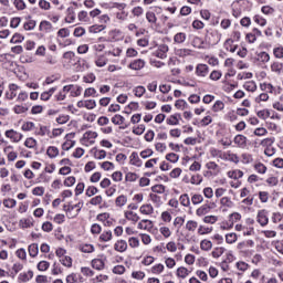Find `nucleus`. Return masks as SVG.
I'll use <instances>...</instances> for the list:
<instances>
[{"instance_id": "obj_1", "label": "nucleus", "mask_w": 283, "mask_h": 283, "mask_svg": "<svg viewBox=\"0 0 283 283\" xmlns=\"http://www.w3.org/2000/svg\"><path fill=\"white\" fill-rule=\"evenodd\" d=\"M4 135L7 136V138H10L11 140H13V143H19L21 142V139L23 138V134L18 133L14 129H9L4 133Z\"/></svg>"}, {"instance_id": "obj_2", "label": "nucleus", "mask_w": 283, "mask_h": 283, "mask_svg": "<svg viewBox=\"0 0 283 283\" xmlns=\"http://www.w3.org/2000/svg\"><path fill=\"white\" fill-rule=\"evenodd\" d=\"M258 222L261 227H266L269 224V212L266 210H260L258 212Z\"/></svg>"}, {"instance_id": "obj_3", "label": "nucleus", "mask_w": 283, "mask_h": 283, "mask_svg": "<svg viewBox=\"0 0 283 283\" xmlns=\"http://www.w3.org/2000/svg\"><path fill=\"white\" fill-rule=\"evenodd\" d=\"M247 136L237 135L233 139V143L239 147V149H247Z\"/></svg>"}, {"instance_id": "obj_4", "label": "nucleus", "mask_w": 283, "mask_h": 283, "mask_svg": "<svg viewBox=\"0 0 283 283\" xmlns=\"http://www.w3.org/2000/svg\"><path fill=\"white\" fill-rule=\"evenodd\" d=\"M17 90H19V86L17 84H10L9 92L6 93V98H8L9 101L17 98Z\"/></svg>"}, {"instance_id": "obj_5", "label": "nucleus", "mask_w": 283, "mask_h": 283, "mask_svg": "<svg viewBox=\"0 0 283 283\" xmlns=\"http://www.w3.org/2000/svg\"><path fill=\"white\" fill-rule=\"evenodd\" d=\"M34 277V272L32 270H29L28 273L23 272L20 273L18 276V281L19 282H30V280H32Z\"/></svg>"}, {"instance_id": "obj_6", "label": "nucleus", "mask_w": 283, "mask_h": 283, "mask_svg": "<svg viewBox=\"0 0 283 283\" xmlns=\"http://www.w3.org/2000/svg\"><path fill=\"white\" fill-rule=\"evenodd\" d=\"M196 74L197 76H207V74H209V66L207 64H198Z\"/></svg>"}, {"instance_id": "obj_7", "label": "nucleus", "mask_w": 283, "mask_h": 283, "mask_svg": "<svg viewBox=\"0 0 283 283\" xmlns=\"http://www.w3.org/2000/svg\"><path fill=\"white\" fill-rule=\"evenodd\" d=\"M128 67L135 71L143 70V67H145V60L143 59L135 60L128 65Z\"/></svg>"}, {"instance_id": "obj_8", "label": "nucleus", "mask_w": 283, "mask_h": 283, "mask_svg": "<svg viewBox=\"0 0 283 283\" xmlns=\"http://www.w3.org/2000/svg\"><path fill=\"white\" fill-rule=\"evenodd\" d=\"M74 209H77V213L81 212V209H83V202H78L76 205H64L63 206V211H65L66 213H70L72 211H74Z\"/></svg>"}, {"instance_id": "obj_9", "label": "nucleus", "mask_w": 283, "mask_h": 283, "mask_svg": "<svg viewBox=\"0 0 283 283\" xmlns=\"http://www.w3.org/2000/svg\"><path fill=\"white\" fill-rule=\"evenodd\" d=\"M114 249H115V251H118V253H125V251H127V241L118 240L114 244Z\"/></svg>"}, {"instance_id": "obj_10", "label": "nucleus", "mask_w": 283, "mask_h": 283, "mask_svg": "<svg viewBox=\"0 0 283 283\" xmlns=\"http://www.w3.org/2000/svg\"><path fill=\"white\" fill-rule=\"evenodd\" d=\"M130 165H134L135 167H143V160H140V157H138V153H132Z\"/></svg>"}, {"instance_id": "obj_11", "label": "nucleus", "mask_w": 283, "mask_h": 283, "mask_svg": "<svg viewBox=\"0 0 283 283\" xmlns=\"http://www.w3.org/2000/svg\"><path fill=\"white\" fill-rule=\"evenodd\" d=\"M93 269H96V271H103L105 269V261L102 259H94L92 261Z\"/></svg>"}, {"instance_id": "obj_12", "label": "nucleus", "mask_w": 283, "mask_h": 283, "mask_svg": "<svg viewBox=\"0 0 283 283\" xmlns=\"http://www.w3.org/2000/svg\"><path fill=\"white\" fill-rule=\"evenodd\" d=\"M140 213H144V216H151V213H154V207L149 203L147 205H143L139 208Z\"/></svg>"}, {"instance_id": "obj_13", "label": "nucleus", "mask_w": 283, "mask_h": 283, "mask_svg": "<svg viewBox=\"0 0 283 283\" xmlns=\"http://www.w3.org/2000/svg\"><path fill=\"white\" fill-rule=\"evenodd\" d=\"M211 211V207L209 205H203L200 208L197 209L196 214L197 216H207Z\"/></svg>"}, {"instance_id": "obj_14", "label": "nucleus", "mask_w": 283, "mask_h": 283, "mask_svg": "<svg viewBox=\"0 0 283 283\" xmlns=\"http://www.w3.org/2000/svg\"><path fill=\"white\" fill-rule=\"evenodd\" d=\"M125 218L126 220H130L132 222H138L140 220V217L134 211H126Z\"/></svg>"}, {"instance_id": "obj_15", "label": "nucleus", "mask_w": 283, "mask_h": 283, "mask_svg": "<svg viewBox=\"0 0 283 283\" xmlns=\"http://www.w3.org/2000/svg\"><path fill=\"white\" fill-rule=\"evenodd\" d=\"M29 255L31 258H36V255H39V244L32 243L29 245Z\"/></svg>"}, {"instance_id": "obj_16", "label": "nucleus", "mask_w": 283, "mask_h": 283, "mask_svg": "<svg viewBox=\"0 0 283 283\" xmlns=\"http://www.w3.org/2000/svg\"><path fill=\"white\" fill-rule=\"evenodd\" d=\"M39 30H40V32H43V31L44 32H50V30H52V23L50 21L43 20L40 23Z\"/></svg>"}, {"instance_id": "obj_17", "label": "nucleus", "mask_w": 283, "mask_h": 283, "mask_svg": "<svg viewBox=\"0 0 283 283\" xmlns=\"http://www.w3.org/2000/svg\"><path fill=\"white\" fill-rule=\"evenodd\" d=\"M105 28L106 27L103 24H95L88 28V32H91V34H98V32H103Z\"/></svg>"}, {"instance_id": "obj_18", "label": "nucleus", "mask_w": 283, "mask_h": 283, "mask_svg": "<svg viewBox=\"0 0 283 283\" xmlns=\"http://www.w3.org/2000/svg\"><path fill=\"white\" fill-rule=\"evenodd\" d=\"M189 275V270L185 266H180L177 269V277H181L185 280Z\"/></svg>"}, {"instance_id": "obj_19", "label": "nucleus", "mask_w": 283, "mask_h": 283, "mask_svg": "<svg viewBox=\"0 0 283 283\" xmlns=\"http://www.w3.org/2000/svg\"><path fill=\"white\" fill-rule=\"evenodd\" d=\"M116 207H125L127 205V196L120 195L115 199Z\"/></svg>"}, {"instance_id": "obj_20", "label": "nucleus", "mask_w": 283, "mask_h": 283, "mask_svg": "<svg viewBox=\"0 0 283 283\" xmlns=\"http://www.w3.org/2000/svg\"><path fill=\"white\" fill-rule=\"evenodd\" d=\"M113 238L112 231L107 230L104 231L101 235H99V240L101 242H109Z\"/></svg>"}, {"instance_id": "obj_21", "label": "nucleus", "mask_w": 283, "mask_h": 283, "mask_svg": "<svg viewBox=\"0 0 283 283\" xmlns=\"http://www.w3.org/2000/svg\"><path fill=\"white\" fill-rule=\"evenodd\" d=\"M92 151H94V158L97 160H103L107 156L105 150H97L96 148H93Z\"/></svg>"}, {"instance_id": "obj_22", "label": "nucleus", "mask_w": 283, "mask_h": 283, "mask_svg": "<svg viewBox=\"0 0 283 283\" xmlns=\"http://www.w3.org/2000/svg\"><path fill=\"white\" fill-rule=\"evenodd\" d=\"M175 43H185L187 41V33L179 32L174 36Z\"/></svg>"}, {"instance_id": "obj_23", "label": "nucleus", "mask_w": 283, "mask_h": 283, "mask_svg": "<svg viewBox=\"0 0 283 283\" xmlns=\"http://www.w3.org/2000/svg\"><path fill=\"white\" fill-rule=\"evenodd\" d=\"M200 247L202 251H211L213 243H211L210 240L205 239L201 241Z\"/></svg>"}, {"instance_id": "obj_24", "label": "nucleus", "mask_w": 283, "mask_h": 283, "mask_svg": "<svg viewBox=\"0 0 283 283\" xmlns=\"http://www.w3.org/2000/svg\"><path fill=\"white\" fill-rule=\"evenodd\" d=\"M271 70H272V72H275V74H282V72H283V64L280 63V62H274L271 65Z\"/></svg>"}, {"instance_id": "obj_25", "label": "nucleus", "mask_w": 283, "mask_h": 283, "mask_svg": "<svg viewBox=\"0 0 283 283\" xmlns=\"http://www.w3.org/2000/svg\"><path fill=\"white\" fill-rule=\"evenodd\" d=\"M46 155L49 158H56V156H59V148L50 146L46 150Z\"/></svg>"}, {"instance_id": "obj_26", "label": "nucleus", "mask_w": 283, "mask_h": 283, "mask_svg": "<svg viewBox=\"0 0 283 283\" xmlns=\"http://www.w3.org/2000/svg\"><path fill=\"white\" fill-rule=\"evenodd\" d=\"M176 54H177V56L185 59V56H191V50L190 49H178L176 51Z\"/></svg>"}, {"instance_id": "obj_27", "label": "nucleus", "mask_w": 283, "mask_h": 283, "mask_svg": "<svg viewBox=\"0 0 283 283\" xmlns=\"http://www.w3.org/2000/svg\"><path fill=\"white\" fill-rule=\"evenodd\" d=\"M228 176H229V178L239 180V178H242V176H244V172H242V170H233V171H229Z\"/></svg>"}, {"instance_id": "obj_28", "label": "nucleus", "mask_w": 283, "mask_h": 283, "mask_svg": "<svg viewBox=\"0 0 283 283\" xmlns=\"http://www.w3.org/2000/svg\"><path fill=\"white\" fill-rule=\"evenodd\" d=\"M179 200L182 207H189L191 205V200L189 199V195L187 193L181 195Z\"/></svg>"}, {"instance_id": "obj_29", "label": "nucleus", "mask_w": 283, "mask_h": 283, "mask_svg": "<svg viewBox=\"0 0 283 283\" xmlns=\"http://www.w3.org/2000/svg\"><path fill=\"white\" fill-rule=\"evenodd\" d=\"M226 242L228 244H233V243L238 242V234H235L233 232L226 234Z\"/></svg>"}, {"instance_id": "obj_30", "label": "nucleus", "mask_w": 283, "mask_h": 283, "mask_svg": "<svg viewBox=\"0 0 283 283\" xmlns=\"http://www.w3.org/2000/svg\"><path fill=\"white\" fill-rule=\"evenodd\" d=\"M107 61L108 60L105 57V55H99L95 61V64L97 67H105V65H107Z\"/></svg>"}, {"instance_id": "obj_31", "label": "nucleus", "mask_w": 283, "mask_h": 283, "mask_svg": "<svg viewBox=\"0 0 283 283\" xmlns=\"http://www.w3.org/2000/svg\"><path fill=\"white\" fill-rule=\"evenodd\" d=\"M253 21H254V23H258V25H261V28H264V25H266V19H264L260 14L254 15Z\"/></svg>"}, {"instance_id": "obj_32", "label": "nucleus", "mask_w": 283, "mask_h": 283, "mask_svg": "<svg viewBox=\"0 0 283 283\" xmlns=\"http://www.w3.org/2000/svg\"><path fill=\"white\" fill-rule=\"evenodd\" d=\"M125 123V117L123 115H115L112 117V124L113 125H123Z\"/></svg>"}, {"instance_id": "obj_33", "label": "nucleus", "mask_w": 283, "mask_h": 283, "mask_svg": "<svg viewBox=\"0 0 283 283\" xmlns=\"http://www.w3.org/2000/svg\"><path fill=\"white\" fill-rule=\"evenodd\" d=\"M256 116L262 120H266L271 116V112L269 109H262L256 113Z\"/></svg>"}, {"instance_id": "obj_34", "label": "nucleus", "mask_w": 283, "mask_h": 283, "mask_svg": "<svg viewBox=\"0 0 283 283\" xmlns=\"http://www.w3.org/2000/svg\"><path fill=\"white\" fill-rule=\"evenodd\" d=\"M163 271H165V265L163 264H156L151 268V273H154L155 275H160V273H163Z\"/></svg>"}, {"instance_id": "obj_35", "label": "nucleus", "mask_w": 283, "mask_h": 283, "mask_svg": "<svg viewBox=\"0 0 283 283\" xmlns=\"http://www.w3.org/2000/svg\"><path fill=\"white\" fill-rule=\"evenodd\" d=\"M166 160L176 164L178 160H180V156L176 155L175 153H170L166 155Z\"/></svg>"}, {"instance_id": "obj_36", "label": "nucleus", "mask_w": 283, "mask_h": 283, "mask_svg": "<svg viewBox=\"0 0 283 283\" xmlns=\"http://www.w3.org/2000/svg\"><path fill=\"white\" fill-rule=\"evenodd\" d=\"M19 224L22 229H30V227H33L32 220L30 219H21Z\"/></svg>"}, {"instance_id": "obj_37", "label": "nucleus", "mask_w": 283, "mask_h": 283, "mask_svg": "<svg viewBox=\"0 0 283 283\" xmlns=\"http://www.w3.org/2000/svg\"><path fill=\"white\" fill-rule=\"evenodd\" d=\"M259 61H261V63H269L271 61V55H269V53L266 52H261L259 53Z\"/></svg>"}, {"instance_id": "obj_38", "label": "nucleus", "mask_w": 283, "mask_h": 283, "mask_svg": "<svg viewBox=\"0 0 283 283\" xmlns=\"http://www.w3.org/2000/svg\"><path fill=\"white\" fill-rule=\"evenodd\" d=\"M195 48H198L199 50H202L205 48V40H202L200 36H196L192 41Z\"/></svg>"}, {"instance_id": "obj_39", "label": "nucleus", "mask_w": 283, "mask_h": 283, "mask_svg": "<svg viewBox=\"0 0 283 283\" xmlns=\"http://www.w3.org/2000/svg\"><path fill=\"white\" fill-rule=\"evenodd\" d=\"M128 244L132 249H136L140 245V241L136 237H132L128 239Z\"/></svg>"}, {"instance_id": "obj_40", "label": "nucleus", "mask_w": 283, "mask_h": 283, "mask_svg": "<svg viewBox=\"0 0 283 283\" xmlns=\"http://www.w3.org/2000/svg\"><path fill=\"white\" fill-rule=\"evenodd\" d=\"M24 145L29 148V149H34V147H36V139L29 137L25 139Z\"/></svg>"}, {"instance_id": "obj_41", "label": "nucleus", "mask_w": 283, "mask_h": 283, "mask_svg": "<svg viewBox=\"0 0 283 283\" xmlns=\"http://www.w3.org/2000/svg\"><path fill=\"white\" fill-rule=\"evenodd\" d=\"M186 229L187 231H196V229H198V223L193 220H189L186 223Z\"/></svg>"}, {"instance_id": "obj_42", "label": "nucleus", "mask_w": 283, "mask_h": 283, "mask_svg": "<svg viewBox=\"0 0 283 283\" xmlns=\"http://www.w3.org/2000/svg\"><path fill=\"white\" fill-rule=\"evenodd\" d=\"M243 87L248 92H255V90H258V85L255 84V82H248L243 85Z\"/></svg>"}, {"instance_id": "obj_43", "label": "nucleus", "mask_w": 283, "mask_h": 283, "mask_svg": "<svg viewBox=\"0 0 283 283\" xmlns=\"http://www.w3.org/2000/svg\"><path fill=\"white\" fill-rule=\"evenodd\" d=\"M166 187L164 185H155L151 187L153 193H165Z\"/></svg>"}, {"instance_id": "obj_44", "label": "nucleus", "mask_w": 283, "mask_h": 283, "mask_svg": "<svg viewBox=\"0 0 283 283\" xmlns=\"http://www.w3.org/2000/svg\"><path fill=\"white\" fill-rule=\"evenodd\" d=\"M23 28L27 31L34 30L36 28V22L34 20H29L28 22L24 23Z\"/></svg>"}, {"instance_id": "obj_45", "label": "nucleus", "mask_w": 283, "mask_h": 283, "mask_svg": "<svg viewBox=\"0 0 283 283\" xmlns=\"http://www.w3.org/2000/svg\"><path fill=\"white\" fill-rule=\"evenodd\" d=\"M50 269V262L48 261H40L38 263V271H48Z\"/></svg>"}, {"instance_id": "obj_46", "label": "nucleus", "mask_w": 283, "mask_h": 283, "mask_svg": "<svg viewBox=\"0 0 283 283\" xmlns=\"http://www.w3.org/2000/svg\"><path fill=\"white\" fill-rule=\"evenodd\" d=\"M213 112H222L224 109V102L217 101L212 106Z\"/></svg>"}, {"instance_id": "obj_47", "label": "nucleus", "mask_w": 283, "mask_h": 283, "mask_svg": "<svg viewBox=\"0 0 283 283\" xmlns=\"http://www.w3.org/2000/svg\"><path fill=\"white\" fill-rule=\"evenodd\" d=\"M88 96H93V97H96L98 95H96V88L94 87H88L84 91V97L85 98H88Z\"/></svg>"}, {"instance_id": "obj_48", "label": "nucleus", "mask_w": 283, "mask_h": 283, "mask_svg": "<svg viewBox=\"0 0 283 283\" xmlns=\"http://www.w3.org/2000/svg\"><path fill=\"white\" fill-rule=\"evenodd\" d=\"M220 202H221L222 207H228V208L233 207V201H231V198H229V197H222Z\"/></svg>"}, {"instance_id": "obj_49", "label": "nucleus", "mask_w": 283, "mask_h": 283, "mask_svg": "<svg viewBox=\"0 0 283 283\" xmlns=\"http://www.w3.org/2000/svg\"><path fill=\"white\" fill-rule=\"evenodd\" d=\"M197 277H199V280H201V282H207V280H209V275H207V272L202 271V270H198L196 272Z\"/></svg>"}, {"instance_id": "obj_50", "label": "nucleus", "mask_w": 283, "mask_h": 283, "mask_svg": "<svg viewBox=\"0 0 283 283\" xmlns=\"http://www.w3.org/2000/svg\"><path fill=\"white\" fill-rule=\"evenodd\" d=\"M82 253H94V245L92 244H83L81 245Z\"/></svg>"}, {"instance_id": "obj_51", "label": "nucleus", "mask_w": 283, "mask_h": 283, "mask_svg": "<svg viewBox=\"0 0 283 283\" xmlns=\"http://www.w3.org/2000/svg\"><path fill=\"white\" fill-rule=\"evenodd\" d=\"M98 192V188L94 187V186H90L87 189H86V196L88 198H92V196H96V193Z\"/></svg>"}, {"instance_id": "obj_52", "label": "nucleus", "mask_w": 283, "mask_h": 283, "mask_svg": "<svg viewBox=\"0 0 283 283\" xmlns=\"http://www.w3.org/2000/svg\"><path fill=\"white\" fill-rule=\"evenodd\" d=\"M146 19L148 21V23H156V21H158V18H156V13L148 11L146 13Z\"/></svg>"}, {"instance_id": "obj_53", "label": "nucleus", "mask_w": 283, "mask_h": 283, "mask_svg": "<svg viewBox=\"0 0 283 283\" xmlns=\"http://www.w3.org/2000/svg\"><path fill=\"white\" fill-rule=\"evenodd\" d=\"M217 220H218L217 216H207L203 218V222L206 224H216Z\"/></svg>"}, {"instance_id": "obj_54", "label": "nucleus", "mask_w": 283, "mask_h": 283, "mask_svg": "<svg viewBox=\"0 0 283 283\" xmlns=\"http://www.w3.org/2000/svg\"><path fill=\"white\" fill-rule=\"evenodd\" d=\"M254 169L258 174H266V166L262 163L255 164Z\"/></svg>"}, {"instance_id": "obj_55", "label": "nucleus", "mask_w": 283, "mask_h": 283, "mask_svg": "<svg viewBox=\"0 0 283 283\" xmlns=\"http://www.w3.org/2000/svg\"><path fill=\"white\" fill-rule=\"evenodd\" d=\"M135 96H137L138 98H140L145 92H147V90L145 88V86H137L135 90Z\"/></svg>"}, {"instance_id": "obj_56", "label": "nucleus", "mask_w": 283, "mask_h": 283, "mask_svg": "<svg viewBox=\"0 0 283 283\" xmlns=\"http://www.w3.org/2000/svg\"><path fill=\"white\" fill-rule=\"evenodd\" d=\"M205 200V197L202 195H193L191 198L192 205H200Z\"/></svg>"}, {"instance_id": "obj_57", "label": "nucleus", "mask_w": 283, "mask_h": 283, "mask_svg": "<svg viewBox=\"0 0 283 283\" xmlns=\"http://www.w3.org/2000/svg\"><path fill=\"white\" fill-rule=\"evenodd\" d=\"M57 36H61V39H66V36H70V29L63 28L57 31Z\"/></svg>"}, {"instance_id": "obj_58", "label": "nucleus", "mask_w": 283, "mask_h": 283, "mask_svg": "<svg viewBox=\"0 0 283 283\" xmlns=\"http://www.w3.org/2000/svg\"><path fill=\"white\" fill-rule=\"evenodd\" d=\"M159 233L164 235V238H170L171 237V230L168 227H161L159 229Z\"/></svg>"}, {"instance_id": "obj_59", "label": "nucleus", "mask_w": 283, "mask_h": 283, "mask_svg": "<svg viewBox=\"0 0 283 283\" xmlns=\"http://www.w3.org/2000/svg\"><path fill=\"white\" fill-rule=\"evenodd\" d=\"M182 224H185V218L184 217H177L174 220V227H177L178 230H180V227H182Z\"/></svg>"}, {"instance_id": "obj_60", "label": "nucleus", "mask_w": 283, "mask_h": 283, "mask_svg": "<svg viewBox=\"0 0 283 283\" xmlns=\"http://www.w3.org/2000/svg\"><path fill=\"white\" fill-rule=\"evenodd\" d=\"M32 129H34L33 122H27L22 125V132H32Z\"/></svg>"}, {"instance_id": "obj_61", "label": "nucleus", "mask_w": 283, "mask_h": 283, "mask_svg": "<svg viewBox=\"0 0 283 283\" xmlns=\"http://www.w3.org/2000/svg\"><path fill=\"white\" fill-rule=\"evenodd\" d=\"M60 262L63 266H67V269L72 268V259L70 256H64Z\"/></svg>"}, {"instance_id": "obj_62", "label": "nucleus", "mask_w": 283, "mask_h": 283, "mask_svg": "<svg viewBox=\"0 0 283 283\" xmlns=\"http://www.w3.org/2000/svg\"><path fill=\"white\" fill-rule=\"evenodd\" d=\"M273 54L275 59H283V48L282 46L274 48Z\"/></svg>"}, {"instance_id": "obj_63", "label": "nucleus", "mask_w": 283, "mask_h": 283, "mask_svg": "<svg viewBox=\"0 0 283 283\" xmlns=\"http://www.w3.org/2000/svg\"><path fill=\"white\" fill-rule=\"evenodd\" d=\"M259 200L261 202H269V192L268 191H260L259 192Z\"/></svg>"}, {"instance_id": "obj_64", "label": "nucleus", "mask_w": 283, "mask_h": 283, "mask_svg": "<svg viewBox=\"0 0 283 283\" xmlns=\"http://www.w3.org/2000/svg\"><path fill=\"white\" fill-rule=\"evenodd\" d=\"M23 39H24L23 35H21L20 33H15L11 38V43H22Z\"/></svg>"}]
</instances>
